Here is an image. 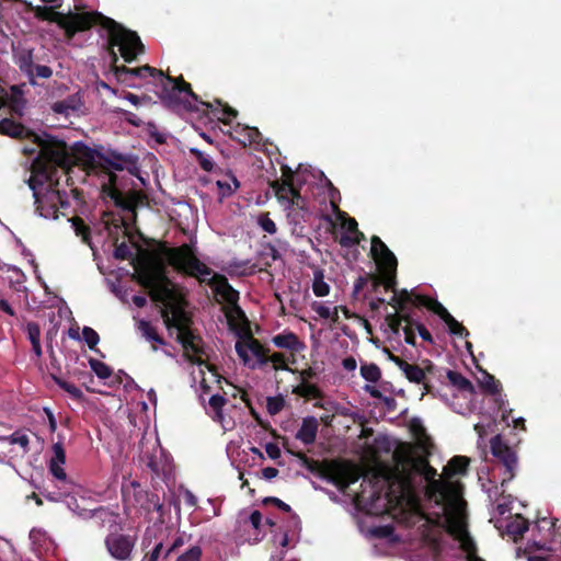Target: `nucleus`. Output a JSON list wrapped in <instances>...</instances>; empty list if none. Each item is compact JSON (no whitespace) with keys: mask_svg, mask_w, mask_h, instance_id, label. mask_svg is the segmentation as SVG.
Here are the masks:
<instances>
[{"mask_svg":"<svg viewBox=\"0 0 561 561\" xmlns=\"http://www.w3.org/2000/svg\"><path fill=\"white\" fill-rule=\"evenodd\" d=\"M285 407V400L282 396L268 397L266 399V410L270 415L278 414Z\"/></svg>","mask_w":561,"mask_h":561,"instance_id":"nucleus-47","label":"nucleus"},{"mask_svg":"<svg viewBox=\"0 0 561 561\" xmlns=\"http://www.w3.org/2000/svg\"><path fill=\"white\" fill-rule=\"evenodd\" d=\"M110 554L118 561H129L135 547V538L129 535L110 534L105 538Z\"/></svg>","mask_w":561,"mask_h":561,"instance_id":"nucleus-14","label":"nucleus"},{"mask_svg":"<svg viewBox=\"0 0 561 561\" xmlns=\"http://www.w3.org/2000/svg\"><path fill=\"white\" fill-rule=\"evenodd\" d=\"M53 380L59 388L69 393L73 399L81 400L83 398L82 391L76 385L68 382L57 376H53Z\"/></svg>","mask_w":561,"mask_h":561,"instance_id":"nucleus-42","label":"nucleus"},{"mask_svg":"<svg viewBox=\"0 0 561 561\" xmlns=\"http://www.w3.org/2000/svg\"><path fill=\"white\" fill-rule=\"evenodd\" d=\"M444 322L447 325L448 331H449V333L451 335H456V336H459V337H467V336H469V331L462 325V323L457 321L451 314H449L444 320Z\"/></svg>","mask_w":561,"mask_h":561,"instance_id":"nucleus-43","label":"nucleus"},{"mask_svg":"<svg viewBox=\"0 0 561 561\" xmlns=\"http://www.w3.org/2000/svg\"><path fill=\"white\" fill-rule=\"evenodd\" d=\"M53 380L59 388L69 393L73 399L81 400L83 398L82 391L76 385L68 382L57 376H53Z\"/></svg>","mask_w":561,"mask_h":561,"instance_id":"nucleus-41","label":"nucleus"},{"mask_svg":"<svg viewBox=\"0 0 561 561\" xmlns=\"http://www.w3.org/2000/svg\"><path fill=\"white\" fill-rule=\"evenodd\" d=\"M386 322L393 334L398 335L401 329V318L399 317V312L389 313L386 316Z\"/></svg>","mask_w":561,"mask_h":561,"instance_id":"nucleus-58","label":"nucleus"},{"mask_svg":"<svg viewBox=\"0 0 561 561\" xmlns=\"http://www.w3.org/2000/svg\"><path fill=\"white\" fill-rule=\"evenodd\" d=\"M378 273L386 275V290H396L398 261L396 255L388 251L375 257Z\"/></svg>","mask_w":561,"mask_h":561,"instance_id":"nucleus-18","label":"nucleus"},{"mask_svg":"<svg viewBox=\"0 0 561 561\" xmlns=\"http://www.w3.org/2000/svg\"><path fill=\"white\" fill-rule=\"evenodd\" d=\"M114 257L121 261L134 259L133 252L126 242H122L115 247Z\"/></svg>","mask_w":561,"mask_h":561,"instance_id":"nucleus-52","label":"nucleus"},{"mask_svg":"<svg viewBox=\"0 0 561 561\" xmlns=\"http://www.w3.org/2000/svg\"><path fill=\"white\" fill-rule=\"evenodd\" d=\"M38 147L27 183L33 191L36 213L46 219H57L59 209L70 206L67 193L57 188V171L60 169L67 174L73 159L67 151V142L55 137L41 139Z\"/></svg>","mask_w":561,"mask_h":561,"instance_id":"nucleus-1","label":"nucleus"},{"mask_svg":"<svg viewBox=\"0 0 561 561\" xmlns=\"http://www.w3.org/2000/svg\"><path fill=\"white\" fill-rule=\"evenodd\" d=\"M420 473L424 477L426 482L438 479L437 470L432 467L427 460H422L421 468L419 469Z\"/></svg>","mask_w":561,"mask_h":561,"instance_id":"nucleus-54","label":"nucleus"},{"mask_svg":"<svg viewBox=\"0 0 561 561\" xmlns=\"http://www.w3.org/2000/svg\"><path fill=\"white\" fill-rule=\"evenodd\" d=\"M54 457L50 461H57V463H65L66 461V453L60 443H55L53 445Z\"/></svg>","mask_w":561,"mask_h":561,"instance_id":"nucleus-61","label":"nucleus"},{"mask_svg":"<svg viewBox=\"0 0 561 561\" xmlns=\"http://www.w3.org/2000/svg\"><path fill=\"white\" fill-rule=\"evenodd\" d=\"M460 543V548L467 553V557L477 552V546L470 534L462 535L461 538L457 539Z\"/></svg>","mask_w":561,"mask_h":561,"instance_id":"nucleus-50","label":"nucleus"},{"mask_svg":"<svg viewBox=\"0 0 561 561\" xmlns=\"http://www.w3.org/2000/svg\"><path fill=\"white\" fill-rule=\"evenodd\" d=\"M70 221L76 232V236L80 237L83 243L88 244L89 247H92L91 229L84 222V220L79 216H75L70 219Z\"/></svg>","mask_w":561,"mask_h":561,"instance_id":"nucleus-31","label":"nucleus"},{"mask_svg":"<svg viewBox=\"0 0 561 561\" xmlns=\"http://www.w3.org/2000/svg\"><path fill=\"white\" fill-rule=\"evenodd\" d=\"M446 376L449 382L461 391L469 393L474 392V387L469 379L463 377L460 373L454 370H447Z\"/></svg>","mask_w":561,"mask_h":561,"instance_id":"nucleus-32","label":"nucleus"},{"mask_svg":"<svg viewBox=\"0 0 561 561\" xmlns=\"http://www.w3.org/2000/svg\"><path fill=\"white\" fill-rule=\"evenodd\" d=\"M82 337L92 351H96V345L100 342V336L95 330H93L90 327H83Z\"/></svg>","mask_w":561,"mask_h":561,"instance_id":"nucleus-48","label":"nucleus"},{"mask_svg":"<svg viewBox=\"0 0 561 561\" xmlns=\"http://www.w3.org/2000/svg\"><path fill=\"white\" fill-rule=\"evenodd\" d=\"M33 11L37 20L55 23L62 30L67 42H71L77 33L91 30L90 18H92V11L73 12L69 9L68 12L64 13L46 5H37Z\"/></svg>","mask_w":561,"mask_h":561,"instance_id":"nucleus-5","label":"nucleus"},{"mask_svg":"<svg viewBox=\"0 0 561 561\" xmlns=\"http://www.w3.org/2000/svg\"><path fill=\"white\" fill-rule=\"evenodd\" d=\"M242 131L247 133V139H239V142L243 146L259 144L261 139V133L256 127H244Z\"/></svg>","mask_w":561,"mask_h":561,"instance_id":"nucleus-49","label":"nucleus"},{"mask_svg":"<svg viewBox=\"0 0 561 561\" xmlns=\"http://www.w3.org/2000/svg\"><path fill=\"white\" fill-rule=\"evenodd\" d=\"M469 458L466 456H454L443 469L445 479H450L456 474H466L469 467Z\"/></svg>","mask_w":561,"mask_h":561,"instance_id":"nucleus-24","label":"nucleus"},{"mask_svg":"<svg viewBox=\"0 0 561 561\" xmlns=\"http://www.w3.org/2000/svg\"><path fill=\"white\" fill-rule=\"evenodd\" d=\"M215 102L220 106V108L214 107L209 102L201 101L199 103L206 108V111L224 124H229L228 118H236L238 116V111L224 103L221 100L216 99Z\"/></svg>","mask_w":561,"mask_h":561,"instance_id":"nucleus-23","label":"nucleus"},{"mask_svg":"<svg viewBox=\"0 0 561 561\" xmlns=\"http://www.w3.org/2000/svg\"><path fill=\"white\" fill-rule=\"evenodd\" d=\"M263 503L264 504H273L285 513L291 512V507L288 504H286L285 502H283L282 500H279L278 497H274V496L265 497L263 500Z\"/></svg>","mask_w":561,"mask_h":561,"instance_id":"nucleus-62","label":"nucleus"},{"mask_svg":"<svg viewBox=\"0 0 561 561\" xmlns=\"http://www.w3.org/2000/svg\"><path fill=\"white\" fill-rule=\"evenodd\" d=\"M490 449L492 456L505 468L502 485L512 481L516 476L517 469L516 453L503 440L500 434L490 439Z\"/></svg>","mask_w":561,"mask_h":561,"instance_id":"nucleus-11","label":"nucleus"},{"mask_svg":"<svg viewBox=\"0 0 561 561\" xmlns=\"http://www.w3.org/2000/svg\"><path fill=\"white\" fill-rule=\"evenodd\" d=\"M272 342L279 348L289 350L291 352H298L302 348L304 344L294 332H284L273 336Z\"/></svg>","mask_w":561,"mask_h":561,"instance_id":"nucleus-27","label":"nucleus"},{"mask_svg":"<svg viewBox=\"0 0 561 561\" xmlns=\"http://www.w3.org/2000/svg\"><path fill=\"white\" fill-rule=\"evenodd\" d=\"M89 365L92 369V371L100 378V379H107L112 376L113 370L112 368L106 365L105 363L96 359V358H90Z\"/></svg>","mask_w":561,"mask_h":561,"instance_id":"nucleus-40","label":"nucleus"},{"mask_svg":"<svg viewBox=\"0 0 561 561\" xmlns=\"http://www.w3.org/2000/svg\"><path fill=\"white\" fill-rule=\"evenodd\" d=\"M360 375L365 380L375 383L381 378V370L374 363L363 364L360 366Z\"/></svg>","mask_w":561,"mask_h":561,"instance_id":"nucleus-39","label":"nucleus"},{"mask_svg":"<svg viewBox=\"0 0 561 561\" xmlns=\"http://www.w3.org/2000/svg\"><path fill=\"white\" fill-rule=\"evenodd\" d=\"M100 171L110 174V182L114 185L116 175L110 173V170L123 171L127 170L130 174L136 175L139 171L137 159L131 154H124L115 150H108L100 154Z\"/></svg>","mask_w":561,"mask_h":561,"instance_id":"nucleus-10","label":"nucleus"},{"mask_svg":"<svg viewBox=\"0 0 561 561\" xmlns=\"http://www.w3.org/2000/svg\"><path fill=\"white\" fill-rule=\"evenodd\" d=\"M312 309L318 313L320 318L331 319L333 322L339 321L337 307L334 308L333 311L322 304L316 302L312 306Z\"/></svg>","mask_w":561,"mask_h":561,"instance_id":"nucleus-46","label":"nucleus"},{"mask_svg":"<svg viewBox=\"0 0 561 561\" xmlns=\"http://www.w3.org/2000/svg\"><path fill=\"white\" fill-rule=\"evenodd\" d=\"M176 341L184 350V356L195 365H204L202 356L205 354L203 339L193 330L176 335Z\"/></svg>","mask_w":561,"mask_h":561,"instance_id":"nucleus-13","label":"nucleus"},{"mask_svg":"<svg viewBox=\"0 0 561 561\" xmlns=\"http://www.w3.org/2000/svg\"><path fill=\"white\" fill-rule=\"evenodd\" d=\"M461 484L448 479H436L428 481L425 488V494L430 500H435L440 504L456 500L460 495Z\"/></svg>","mask_w":561,"mask_h":561,"instance_id":"nucleus-12","label":"nucleus"},{"mask_svg":"<svg viewBox=\"0 0 561 561\" xmlns=\"http://www.w3.org/2000/svg\"><path fill=\"white\" fill-rule=\"evenodd\" d=\"M411 431L414 434V436L421 442H425V440L430 439L426 434V430L424 428V426L421 424V422L419 420H414L411 423Z\"/></svg>","mask_w":561,"mask_h":561,"instance_id":"nucleus-59","label":"nucleus"},{"mask_svg":"<svg viewBox=\"0 0 561 561\" xmlns=\"http://www.w3.org/2000/svg\"><path fill=\"white\" fill-rule=\"evenodd\" d=\"M286 450L290 454H293L294 456H296L298 459L301 460L302 465L311 472H314V473H318L321 478H322V470L325 468V466L330 462V461H323V462H320L318 460H314V459H311V458H308L302 451H298V453H293L290 451L288 448H286Z\"/></svg>","mask_w":561,"mask_h":561,"instance_id":"nucleus-34","label":"nucleus"},{"mask_svg":"<svg viewBox=\"0 0 561 561\" xmlns=\"http://www.w3.org/2000/svg\"><path fill=\"white\" fill-rule=\"evenodd\" d=\"M259 225L265 232L270 234H274L277 231L276 224L273 221V219L270 218L268 213L262 214L259 217Z\"/></svg>","mask_w":561,"mask_h":561,"instance_id":"nucleus-53","label":"nucleus"},{"mask_svg":"<svg viewBox=\"0 0 561 561\" xmlns=\"http://www.w3.org/2000/svg\"><path fill=\"white\" fill-rule=\"evenodd\" d=\"M2 440H7L12 445H20L25 451L28 449L30 439L28 436L19 431L12 433L9 436L0 437Z\"/></svg>","mask_w":561,"mask_h":561,"instance_id":"nucleus-45","label":"nucleus"},{"mask_svg":"<svg viewBox=\"0 0 561 561\" xmlns=\"http://www.w3.org/2000/svg\"><path fill=\"white\" fill-rule=\"evenodd\" d=\"M137 329L141 335L150 342H154L159 345H165V340L157 332V329L147 320H139Z\"/></svg>","mask_w":561,"mask_h":561,"instance_id":"nucleus-28","label":"nucleus"},{"mask_svg":"<svg viewBox=\"0 0 561 561\" xmlns=\"http://www.w3.org/2000/svg\"><path fill=\"white\" fill-rule=\"evenodd\" d=\"M213 289L215 296L218 297V302H226L230 308L226 310L228 322L232 324L234 318L245 320L243 310L239 307V291L236 290L224 275L215 274L213 277Z\"/></svg>","mask_w":561,"mask_h":561,"instance_id":"nucleus-8","label":"nucleus"},{"mask_svg":"<svg viewBox=\"0 0 561 561\" xmlns=\"http://www.w3.org/2000/svg\"><path fill=\"white\" fill-rule=\"evenodd\" d=\"M134 489L135 503L147 513L163 512V504L160 502L159 495L153 492L145 491L136 481L131 482Z\"/></svg>","mask_w":561,"mask_h":561,"instance_id":"nucleus-19","label":"nucleus"},{"mask_svg":"<svg viewBox=\"0 0 561 561\" xmlns=\"http://www.w3.org/2000/svg\"><path fill=\"white\" fill-rule=\"evenodd\" d=\"M371 248H370V253H371V256L375 257L381 253H386L389 250V248L386 245V243L377 236H373L371 237Z\"/></svg>","mask_w":561,"mask_h":561,"instance_id":"nucleus-55","label":"nucleus"},{"mask_svg":"<svg viewBox=\"0 0 561 561\" xmlns=\"http://www.w3.org/2000/svg\"><path fill=\"white\" fill-rule=\"evenodd\" d=\"M446 531L450 536H453L456 540L461 538L462 535H467L468 530L466 526L458 519L455 518H448L447 525H446Z\"/></svg>","mask_w":561,"mask_h":561,"instance_id":"nucleus-44","label":"nucleus"},{"mask_svg":"<svg viewBox=\"0 0 561 561\" xmlns=\"http://www.w3.org/2000/svg\"><path fill=\"white\" fill-rule=\"evenodd\" d=\"M273 363V367L275 370H287L288 366L286 364V357L283 353H274L271 356H267V363Z\"/></svg>","mask_w":561,"mask_h":561,"instance_id":"nucleus-57","label":"nucleus"},{"mask_svg":"<svg viewBox=\"0 0 561 561\" xmlns=\"http://www.w3.org/2000/svg\"><path fill=\"white\" fill-rule=\"evenodd\" d=\"M91 28L99 25L107 33L105 48L111 57V69L119 82L127 83L134 78H147V73L157 72V68L145 65L137 68L118 66V56L115 47H118L121 56L126 62L134 61L138 55L145 53V46L135 31L128 30L123 24L99 11H92L90 18Z\"/></svg>","mask_w":561,"mask_h":561,"instance_id":"nucleus-3","label":"nucleus"},{"mask_svg":"<svg viewBox=\"0 0 561 561\" xmlns=\"http://www.w3.org/2000/svg\"><path fill=\"white\" fill-rule=\"evenodd\" d=\"M360 476L359 468L348 460H330L322 470V478L336 485L341 491L356 483Z\"/></svg>","mask_w":561,"mask_h":561,"instance_id":"nucleus-7","label":"nucleus"},{"mask_svg":"<svg viewBox=\"0 0 561 561\" xmlns=\"http://www.w3.org/2000/svg\"><path fill=\"white\" fill-rule=\"evenodd\" d=\"M134 277L149 290L152 301L163 304L161 318L169 331L175 329L178 334H181L192 330L193 320L185 310L187 301L176 285L168 277L162 264L148 265Z\"/></svg>","mask_w":561,"mask_h":561,"instance_id":"nucleus-2","label":"nucleus"},{"mask_svg":"<svg viewBox=\"0 0 561 561\" xmlns=\"http://www.w3.org/2000/svg\"><path fill=\"white\" fill-rule=\"evenodd\" d=\"M479 386L489 394H500L501 383L495 377L486 371L482 373V378L479 379Z\"/></svg>","mask_w":561,"mask_h":561,"instance_id":"nucleus-35","label":"nucleus"},{"mask_svg":"<svg viewBox=\"0 0 561 561\" xmlns=\"http://www.w3.org/2000/svg\"><path fill=\"white\" fill-rule=\"evenodd\" d=\"M248 351L257 358L261 365L267 364L268 348H265L250 332L236 343V352L244 364L250 360Z\"/></svg>","mask_w":561,"mask_h":561,"instance_id":"nucleus-15","label":"nucleus"},{"mask_svg":"<svg viewBox=\"0 0 561 561\" xmlns=\"http://www.w3.org/2000/svg\"><path fill=\"white\" fill-rule=\"evenodd\" d=\"M53 76V69L45 65L34 66V78L49 79Z\"/></svg>","mask_w":561,"mask_h":561,"instance_id":"nucleus-64","label":"nucleus"},{"mask_svg":"<svg viewBox=\"0 0 561 561\" xmlns=\"http://www.w3.org/2000/svg\"><path fill=\"white\" fill-rule=\"evenodd\" d=\"M84 103L79 92L68 95L66 99L53 103L51 110L54 113L69 116L81 112Z\"/></svg>","mask_w":561,"mask_h":561,"instance_id":"nucleus-21","label":"nucleus"},{"mask_svg":"<svg viewBox=\"0 0 561 561\" xmlns=\"http://www.w3.org/2000/svg\"><path fill=\"white\" fill-rule=\"evenodd\" d=\"M202 557V548L193 546L184 553L180 554L176 561H199Z\"/></svg>","mask_w":561,"mask_h":561,"instance_id":"nucleus-51","label":"nucleus"},{"mask_svg":"<svg viewBox=\"0 0 561 561\" xmlns=\"http://www.w3.org/2000/svg\"><path fill=\"white\" fill-rule=\"evenodd\" d=\"M427 310L438 316L443 321L450 314L449 311L434 298L431 299Z\"/></svg>","mask_w":561,"mask_h":561,"instance_id":"nucleus-56","label":"nucleus"},{"mask_svg":"<svg viewBox=\"0 0 561 561\" xmlns=\"http://www.w3.org/2000/svg\"><path fill=\"white\" fill-rule=\"evenodd\" d=\"M191 156L195 159L202 170L205 172H214L215 163L210 152L201 150L198 148H190Z\"/></svg>","mask_w":561,"mask_h":561,"instance_id":"nucleus-29","label":"nucleus"},{"mask_svg":"<svg viewBox=\"0 0 561 561\" xmlns=\"http://www.w3.org/2000/svg\"><path fill=\"white\" fill-rule=\"evenodd\" d=\"M107 195L113 199L114 204L122 210L130 213L133 217H136V208L141 201L139 193L133 191L128 194H124L116 187H111Z\"/></svg>","mask_w":561,"mask_h":561,"instance_id":"nucleus-20","label":"nucleus"},{"mask_svg":"<svg viewBox=\"0 0 561 561\" xmlns=\"http://www.w3.org/2000/svg\"><path fill=\"white\" fill-rule=\"evenodd\" d=\"M62 463H57V461H50L49 462V471L50 473L58 480L65 481L67 478V474L61 467Z\"/></svg>","mask_w":561,"mask_h":561,"instance_id":"nucleus-60","label":"nucleus"},{"mask_svg":"<svg viewBox=\"0 0 561 561\" xmlns=\"http://www.w3.org/2000/svg\"><path fill=\"white\" fill-rule=\"evenodd\" d=\"M312 290L317 297H324L330 293V286L325 283L323 272L320 270L314 272Z\"/></svg>","mask_w":561,"mask_h":561,"instance_id":"nucleus-38","label":"nucleus"},{"mask_svg":"<svg viewBox=\"0 0 561 561\" xmlns=\"http://www.w3.org/2000/svg\"><path fill=\"white\" fill-rule=\"evenodd\" d=\"M318 428V420L314 416H307L302 420L301 426L296 434V438L305 445H311L316 442Z\"/></svg>","mask_w":561,"mask_h":561,"instance_id":"nucleus-22","label":"nucleus"},{"mask_svg":"<svg viewBox=\"0 0 561 561\" xmlns=\"http://www.w3.org/2000/svg\"><path fill=\"white\" fill-rule=\"evenodd\" d=\"M270 186L279 202L285 203L288 208H293L295 220H305V216L309 215L307 201L300 195L297 187L289 186L287 183H279L278 180L273 181Z\"/></svg>","mask_w":561,"mask_h":561,"instance_id":"nucleus-9","label":"nucleus"},{"mask_svg":"<svg viewBox=\"0 0 561 561\" xmlns=\"http://www.w3.org/2000/svg\"><path fill=\"white\" fill-rule=\"evenodd\" d=\"M294 392L304 398L322 399L323 397L321 389L317 385L309 382L300 383L295 388Z\"/></svg>","mask_w":561,"mask_h":561,"instance_id":"nucleus-37","label":"nucleus"},{"mask_svg":"<svg viewBox=\"0 0 561 561\" xmlns=\"http://www.w3.org/2000/svg\"><path fill=\"white\" fill-rule=\"evenodd\" d=\"M25 330L27 333V339L30 340L31 345H32V351L34 352V354L37 357H41L43 352H42V346H41V328H39L38 323L28 322L26 324Z\"/></svg>","mask_w":561,"mask_h":561,"instance_id":"nucleus-30","label":"nucleus"},{"mask_svg":"<svg viewBox=\"0 0 561 561\" xmlns=\"http://www.w3.org/2000/svg\"><path fill=\"white\" fill-rule=\"evenodd\" d=\"M20 70L28 77L30 83L35 84L34 80V62L32 51H24L18 57Z\"/></svg>","mask_w":561,"mask_h":561,"instance_id":"nucleus-33","label":"nucleus"},{"mask_svg":"<svg viewBox=\"0 0 561 561\" xmlns=\"http://www.w3.org/2000/svg\"><path fill=\"white\" fill-rule=\"evenodd\" d=\"M151 77L160 90L157 92L162 104L169 108L178 110L180 107L191 108L188 99L201 102L198 95L192 90V87L182 76L172 78L164 75L162 70L147 73Z\"/></svg>","mask_w":561,"mask_h":561,"instance_id":"nucleus-4","label":"nucleus"},{"mask_svg":"<svg viewBox=\"0 0 561 561\" xmlns=\"http://www.w3.org/2000/svg\"><path fill=\"white\" fill-rule=\"evenodd\" d=\"M528 530V520L525 519L522 515L516 514L512 516L506 525L505 531L506 534L513 538L516 542Z\"/></svg>","mask_w":561,"mask_h":561,"instance_id":"nucleus-26","label":"nucleus"},{"mask_svg":"<svg viewBox=\"0 0 561 561\" xmlns=\"http://www.w3.org/2000/svg\"><path fill=\"white\" fill-rule=\"evenodd\" d=\"M0 134L11 138L22 139L28 136L30 130L11 118H3L0 121Z\"/></svg>","mask_w":561,"mask_h":561,"instance_id":"nucleus-25","label":"nucleus"},{"mask_svg":"<svg viewBox=\"0 0 561 561\" xmlns=\"http://www.w3.org/2000/svg\"><path fill=\"white\" fill-rule=\"evenodd\" d=\"M227 403V399L220 394H213L209 399V409L214 421L221 422L224 419L222 408Z\"/></svg>","mask_w":561,"mask_h":561,"instance_id":"nucleus-36","label":"nucleus"},{"mask_svg":"<svg viewBox=\"0 0 561 561\" xmlns=\"http://www.w3.org/2000/svg\"><path fill=\"white\" fill-rule=\"evenodd\" d=\"M164 551L163 550V543L162 542H158L152 551L150 553H147L144 558V561H158L159 558L164 554Z\"/></svg>","mask_w":561,"mask_h":561,"instance_id":"nucleus-63","label":"nucleus"},{"mask_svg":"<svg viewBox=\"0 0 561 561\" xmlns=\"http://www.w3.org/2000/svg\"><path fill=\"white\" fill-rule=\"evenodd\" d=\"M423 364L424 366L421 367L419 365L409 364L405 362L401 370L410 382L423 385L425 393H432L433 386L430 383L427 375H434L436 367L428 359L424 360Z\"/></svg>","mask_w":561,"mask_h":561,"instance_id":"nucleus-17","label":"nucleus"},{"mask_svg":"<svg viewBox=\"0 0 561 561\" xmlns=\"http://www.w3.org/2000/svg\"><path fill=\"white\" fill-rule=\"evenodd\" d=\"M67 151L73 159L71 168L79 162L89 171H100L102 151L92 149L82 142H76L72 150L67 146Z\"/></svg>","mask_w":561,"mask_h":561,"instance_id":"nucleus-16","label":"nucleus"},{"mask_svg":"<svg viewBox=\"0 0 561 561\" xmlns=\"http://www.w3.org/2000/svg\"><path fill=\"white\" fill-rule=\"evenodd\" d=\"M168 263L178 272L190 276H207L211 270L197 259L190 244L184 243L180 247L168 248L164 252Z\"/></svg>","mask_w":561,"mask_h":561,"instance_id":"nucleus-6","label":"nucleus"}]
</instances>
